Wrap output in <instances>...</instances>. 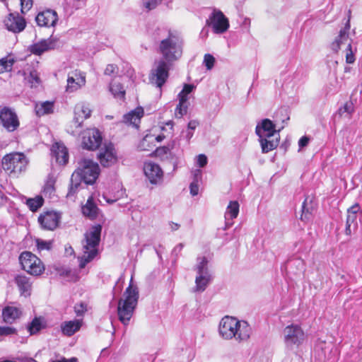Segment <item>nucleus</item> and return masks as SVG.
<instances>
[{"label":"nucleus","instance_id":"f257e3e1","mask_svg":"<svg viewBox=\"0 0 362 362\" xmlns=\"http://www.w3.org/2000/svg\"><path fill=\"white\" fill-rule=\"evenodd\" d=\"M158 30L163 37L160 41L158 52L162 56L155 61L154 67L151 70L149 81L156 87L161 88L169 77V71L175 62L182 55L184 40L176 32L162 29Z\"/></svg>","mask_w":362,"mask_h":362},{"label":"nucleus","instance_id":"f03ea898","mask_svg":"<svg viewBox=\"0 0 362 362\" xmlns=\"http://www.w3.org/2000/svg\"><path fill=\"white\" fill-rule=\"evenodd\" d=\"M218 332L224 339H235L240 342L250 338L251 327L245 321H239L235 317L225 316L219 323Z\"/></svg>","mask_w":362,"mask_h":362},{"label":"nucleus","instance_id":"7ed1b4c3","mask_svg":"<svg viewBox=\"0 0 362 362\" xmlns=\"http://www.w3.org/2000/svg\"><path fill=\"white\" fill-rule=\"evenodd\" d=\"M279 132L276 129L275 124L269 119H264L257 123L255 133L259 136L263 153H267L279 146L280 139Z\"/></svg>","mask_w":362,"mask_h":362},{"label":"nucleus","instance_id":"20e7f679","mask_svg":"<svg viewBox=\"0 0 362 362\" xmlns=\"http://www.w3.org/2000/svg\"><path fill=\"white\" fill-rule=\"evenodd\" d=\"M101 231L102 226L96 224L93 226L90 230L84 234V240L82 241L83 255L79 258V267L81 269L84 268L97 255Z\"/></svg>","mask_w":362,"mask_h":362},{"label":"nucleus","instance_id":"39448f33","mask_svg":"<svg viewBox=\"0 0 362 362\" xmlns=\"http://www.w3.org/2000/svg\"><path fill=\"white\" fill-rule=\"evenodd\" d=\"M124 299L119 300L117 315L119 320L127 325L132 317L134 310L137 305L139 291L136 287H132L130 284L124 293Z\"/></svg>","mask_w":362,"mask_h":362},{"label":"nucleus","instance_id":"423d86ee","mask_svg":"<svg viewBox=\"0 0 362 362\" xmlns=\"http://www.w3.org/2000/svg\"><path fill=\"white\" fill-rule=\"evenodd\" d=\"M282 334L286 348L291 351L300 347L306 339L305 332L297 324H291L285 327Z\"/></svg>","mask_w":362,"mask_h":362},{"label":"nucleus","instance_id":"0eeeda50","mask_svg":"<svg viewBox=\"0 0 362 362\" xmlns=\"http://www.w3.org/2000/svg\"><path fill=\"white\" fill-rule=\"evenodd\" d=\"M1 165L5 171L10 174H17L25 170L28 160L22 153H13L3 158Z\"/></svg>","mask_w":362,"mask_h":362},{"label":"nucleus","instance_id":"6e6552de","mask_svg":"<svg viewBox=\"0 0 362 362\" xmlns=\"http://www.w3.org/2000/svg\"><path fill=\"white\" fill-rule=\"evenodd\" d=\"M78 168L74 172H78L83 182L86 185L95 183L99 175V166L90 159L83 158L78 162Z\"/></svg>","mask_w":362,"mask_h":362},{"label":"nucleus","instance_id":"1a4fd4ad","mask_svg":"<svg viewBox=\"0 0 362 362\" xmlns=\"http://www.w3.org/2000/svg\"><path fill=\"white\" fill-rule=\"evenodd\" d=\"M23 269L34 276H39L45 271V267L40 258L30 252H23L19 257Z\"/></svg>","mask_w":362,"mask_h":362},{"label":"nucleus","instance_id":"9d476101","mask_svg":"<svg viewBox=\"0 0 362 362\" xmlns=\"http://www.w3.org/2000/svg\"><path fill=\"white\" fill-rule=\"evenodd\" d=\"M60 47L57 37L51 35L47 39H42L30 45L28 49L34 55L40 56L45 52L58 49Z\"/></svg>","mask_w":362,"mask_h":362},{"label":"nucleus","instance_id":"9b49d317","mask_svg":"<svg viewBox=\"0 0 362 362\" xmlns=\"http://www.w3.org/2000/svg\"><path fill=\"white\" fill-rule=\"evenodd\" d=\"M4 25L7 30L14 34L23 32L27 25L25 18L18 12L9 13L4 20Z\"/></svg>","mask_w":362,"mask_h":362},{"label":"nucleus","instance_id":"f8f14e48","mask_svg":"<svg viewBox=\"0 0 362 362\" xmlns=\"http://www.w3.org/2000/svg\"><path fill=\"white\" fill-rule=\"evenodd\" d=\"M209 26L211 27L214 33L216 34H222L225 33L229 28V22L228 18L220 11H214L206 21Z\"/></svg>","mask_w":362,"mask_h":362},{"label":"nucleus","instance_id":"ddd939ff","mask_svg":"<svg viewBox=\"0 0 362 362\" xmlns=\"http://www.w3.org/2000/svg\"><path fill=\"white\" fill-rule=\"evenodd\" d=\"M0 121L3 127L8 132L15 131L19 126V121L16 112L8 107L0 109Z\"/></svg>","mask_w":362,"mask_h":362},{"label":"nucleus","instance_id":"4468645a","mask_svg":"<svg viewBox=\"0 0 362 362\" xmlns=\"http://www.w3.org/2000/svg\"><path fill=\"white\" fill-rule=\"evenodd\" d=\"M102 139L101 133L98 129H88L83 136V147L88 150H96L101 145Z\"/></svg>","mask_w":362,"mask_h":362},{"label":"nucleus","instance_id":"2eb2a0df","mask_svg":"<svg viewBox=\"0 0 362 362\" xmlns=\"http://www.w3.org/2000/svg\"><path fill=\"white\" fill-rule=\"evenodd\" d=\"M98 160L100 164L104 167H110L117 161L115 149L112 144L110 143L102 148L98 155Z\"/></svg>","mask_w":362,"mask_h":362},{"label":"nucleus","instance_id":"dca6fc26","mask_svg":"<svg viewBox=\"0 0 362 362\" xmlns=\"http://www.w3.org/2000/svg\"><path fill=\"white\" fill-rule=\"evenodd\" d=\"M85 84V75L81 71L76 70L69 74L66 90L69 93H73L84 86Z\"/></svg>","mask_w":362,"mask_h":362},{"label":"nucleus","instance_id":"f3484780","mask_svg":"<svg viewBox=\"0 0 362 362\" xmlns=\"http://www.w3.org/2000/svg\"><path fill=\"white\" fill-rule=\"evenodd\" d=\"M35 21L40 27H54L58 21V16L55 11L47 9L37 15Z\"/></svg>","mask_w":362,"mask_h":362},{"label":"nucleus","instance_id":"a211bd4d","mask_svg":"<svg viewBox=\"0 0 362 362\" xmlns=\"http://www.w3.org/2000/svg\"><path fill=\"white\" fill-rule=\"evenodd\" d=\"M144 171L146 176L152 184L158 183L163 178V170L159 165L155 163H146L144 166Z\"/></svg>","mask_w":362,"mask_h":362},{"label":"nucleus","instance_id":"6ab92c4d","mask_svg":"<svg viewBox=\"0 0 362 362\" xmlns=\"http://www.w3.org/2000/svg\"><path fill=\"white\" fill-rule=\"evenodd\" d=\"M59 216L53 211H47L38 217V222L46 230H53L59 223Z\"/></svg>","mask_w":362,"mask_h":362},{"label":"nucleus","instance_id":"aec40b11","mask_svg":"<svg viewBox=\"0 0 362 362\" xmlns=\"http://www.w3.org/2000/svg\"><path fill=\"white\" fill-rule=\"evenodd\" d=\"M351 28L350 20L348 19L343 28L339 30V35L336 37L335 40L331 43V49L337 53L340 49L341 45L347 42L349 39V31Z\"/></svg>","mask_w":362,"mask_h":362},{"label":"nucleus","instance_id":"412c9836","mask_svg":"<svg viewBox=\"0 0 362 362\" xmlns=\"http://www.w3.org/2000/svg\"><path fill=\"white\" fill-rule=\"evenodd\" d=\"M91 110L84 104H78L74 108L73 123L76 128L81 127L85 119L90 117Z\"/></svg>","mask_w":362,"mask_h":362},{"label":"nucleus","instance_id":"4be33fe9","mask_svg":"<svg viewBox=\"0 0 362 362\" xmlns=\"http://www.w3.org/2000/svg\"><path fill=\"white\" fill-rule=\"evenodd\" d=\"M144 115V109L138 107L129 112L124 115L122 122L127 124H132L138 128L141 118Z\"/></svg>","mask_w":362,"mask_h":362},{"label":"nucleus","instance_id":"5701e85b","mask_svg":"<svg viewBox=\"0 0 362 362\" xmlns=\"http://www.w3.org/2000/svg\"><path fill=\"white\" fill-rule=\"evenodd\" d=\"M239 204L237 201H230L225 212V230L229 228L233 223V219L235 218L239 213Z\"/></svg>","mask_w":362,"mask_h":362},{"label":"nucleus","instance_id":"b1692460","mask_svg":"<svg viewBox=\"0 0 362 362\" xmlns=\"http://www.w3.org/2000/svg\"><path fill=\"white\" fill-rule=\"evenodd\" d=\"M100 212V209L94 202L93 197L90 196L85 205L82 206V213L84 216L90 220H95L98 216Z\"/></svg>","mask_w":362,"mask_h":362},{"label":"nucleus","instance_id":"393cba45","mask_svg":"<svg viewBox=\"0 0 362 362\" xmlns=\"http://www.w3.org/2000/svg\"><path fill=\"white\" fill-rule=\"evenodd\" d=\"M15 282L17 284L21 294L27 297L30 296L32 290L30 279L23 275H18L15 277Z\"/></svg>","mask_w":362,"mask_h":362},{"label":"nucleus","instance_id":"a878e982","mask_svg":"<svg viewBox=\"0 0 362 362\" xmlns=\"http://www.w3.org/2000/svg\"><path fill=\"white\" fill-rule=\"evenodd\" d=\"M21 310L19 308L7 305L2 310L3 320L8 324H12L21 315Z\"/></svg>","mask_w":362,"mask_h":362},{"label":"nucleus","instance_id":"bb28decb","mask_svg":"<svg viewBox=\"0 0 362 362\" xmlns=\"http://www.w3.org/2000/svg\"><path fill=\"white\" fill-rule=\"evenodd\" d=\"M82 326V320H74L70 321H65L61 325L62 333L68 337L74 335L78 332Z\"/></svg>","mask_w":362,"mask_h":362},{"label":"nucleus","instance_id":"cd10ccee","mask_svg":"<svg viewBox=\"0 0 362 362\" xmlns=\"http://www.w3.org/2000/svg\"><path fill=\"white\" fill-rule=\"evenodd\" d=\"M315 210L313 198L306 197L302 204V214L300 219L303 221H308L311 219L313 212Z\"/></svg>","mask_w":362,"mask_h":362},{"label":"nucleus","instance_id":"c85d7f7f","mask_svg":"<svg viewBox=\"0 0 362 362\" xmlns=\"http://www.w3.org/2000/svg\"><path fill=\"white\" fill-rule=\"evenodd\" d=\"M52 148L57 161L60 164H66L69 159L67 148L64 145L59 144H56Z\"/></svg>","mask_w":362,"mask_h":362},{"label":"nucleus","instance_id":"c756f323","mask_svg":"<svg viewBox=\"0 0 362 362\" xmlns=\"http://www.w3.org/2000/svg\"><path fill=\"white\" fill-rule=\"evenodd\" d=\"M209 261L206 257H197V264L194 266V270L197 272V275H211L208 268Z\"/></svg>","mask_w":362,"mask_h":362},{"label":"nucleus","instance_id":"7c9ffc66","mask_svg":"<svg viewBox=\"0 0 362 362\" xmlns=\"http://www.w3.org/2000/svg\"><path fill=\"white\" fill-rule=\"evenodd\" d=\"M83 181L78 172H74L71 177V184L67 193V197L74 196L78 190Z\"/></svg>","mask_w":362,"mask_h":362},{"label":"nucleus","instance_id":"2f4dec72","mask_svg":"<svg viewBox=\"0 0 362 362\" xmlns=\"http://www.w3.org/2000/svg\"><path fill=\"white\" fill-rule=\"evenodd\" d=\"M211 281V275H197L195 279L196 286L194 288V291L198 292H203L204 291H205Z\"/></svg>","mask_w":362,"mask_h":362},{"label":"nucleus","instance_id":"473e14b6","mask_svg":"<svg viewBox=\"0 0 362 362\" xmlns=\"http://www.w3.org/2000/svg\"><path fill=\"white\" fill-rule=\"evenodd\" d=\"M110 91L114 95L115 98L124 100L125 97V90L123 86L115 81H112L109 86Z\"/></svg>","mask_w":362,"mask_h":362},{"label":"nucleus","instance_id":"72a5a7b5","mask_svg":"<svg viewBox=\"0 0 362 362\" xmlns=\"http://www.w3.org/2000/svg\"><path fill=\"white\" fill-rule=\"evenodd\" d=\"M54 104L52 102L45 101L40 105L37 104L35 106V112L38 116H42L46 114H49L53 112Z\"/></svg>","mask_w":362,"mask_h":362},{"label":"nucleus","instance_id":"f704fd0d","mask_svg":"<svg viewBox=\"0 0 362 362\" xmlns=\"http://www.w3.org/2000/svg\"><path fill=\"white\" fill-rule=\"evenodd\" d=\"M175 141L172 144H168L167 146H160L156 148L155 153L157 156L161 159H168L172 156L171 149L173 148Z\"/></svg>","mask_w":362,"mask_h":362},{"label":"nucleus","instance_id":"c9c22d12","mask_svg":"<svg viewBox=\"0 0 362 362\" xmlns=\"http://www.w3.org/2000/svg\"><path fill=\"white\" fill-rule=\"evenodd\" d=\"M16 60L12 57H6L0 59V74L11 71Z\"/></svg>","mask_w":362,"mask_h":362},{"label":"nucleus","instance_id":"e433bc0d","mask_svg":"<svg viewBox=\"0 0 362 362\" xmlns=\"http://www.w3.org/2000/svg\"><path fill=\"white\" fill-rule=\"evenodd\" d=\"M43 203L44 199L41 196H37L35 198H30L26 201V204L32 211H36L42 206Z\"/></svg>","mask_w":362,"mask_h":362},{"label":"nucleus","instance_id":"4c0bfd02","mask_svg":"<svg viewBox=\"0 0 362 362\" xmlns=\"http://www.w3.org/2000/svg\"><path fill=\"white\" fill-rule=\"evenodd\" d=\"M352 42L353 40L351 39L349 42L347 47L346 48V62L347 64H353L354 63L356 58H355V53L357 50L356 47L353 48L352 47Z\"/></svg>","mask_w":362,"mask_h":362},{"label":"nucleus","instance_id":"58836bf2","mask_svg":"<svg viewBox=\"0 0 362 362\" xmlns=\"http://www.w3.org/2000/svg\"><path fill=\"white\" fill-rule=\"evenodd\" d=\"M354 112V106L351 101H348L344 105L340 107L337 111V113L341 117L344 114H346L350 117Z\"/></svg>","mask_w":362,"mask_h":362},{"label":"nucleus","instance_id":"ea45409f","mask_svg":"<svg viewBox=\"0 0 362 362\" xmlns=\"http://www.w3.org/2000/svg\"><path fill=\"white\" fill-rule=\"evenodd\" d=\"M42 328L43 326L42 325V320L39 317H35L28 326V330L30 334H35L37 333Z\"/></svg>","mask_w":362,"mask_h":362},{"label":"nucleus","instance_id":"a19ab883","mask_svg":"<svg viewBox=\"0 0 362 362\" xmlns=\"http://www.w3.org/2000/svg\"><path fill=\"white\" fill-rule=\"evenodd\" d=\"M194 88V86L192 84H185L183 89L178 94L179 100H181L182 103L187 102L188 95L192 91Z\"/></svg>","mask_w":362,"mask_h":362},{"label":"nucleus","instance_id":"79ce46f5","mask_svg":"<svg viewBox=\"0 0 362 362\" xmlns=\"http://www.w3.org/2000/svg\"><path fill=\"white\" fill-rule=\"evenodd\" d=\"M54 180L49 178L45 183L43 193L45 196H48L49 197H52L55 192L54 188Z\"/></svg>","mask_w":362,"mask_h":362},{"label":"nucleus","instance_id":"37998d69","mask_svg":"<svg viewBox=\"0 0 362 362\" xmlns=\"http://www.w3.org/2000/svg\"><path fill=\"white\" fill-rule=\"evenodd\" d=\"M52 240L47 241L40 238L36 240V246L38 250H49L52 247Z\"/></svg>","mask_w":362,"mask_h":362},{"label":"nucleus","instance_id":"c03bdc74","mask_svg":"<svg viewBox=\"0 0 362 362\" xmlns=\"http://www.w3.org/2000/svg\"><path fill=\"white\" fill-rule=\"evenodd\" d=\"M25 79L29 83L31 84L32 87L37 86L40 82L38 74L35 70L31 71Z\"/></svg>","mask_w":362,"mask_h":362},{"label":"nucleus","instance_id":"a18cd8bd","mask_svg":"<svg viewBox=\"0 0 362 362\" xmlns=\"http://www.w3.org/2000/svg\"><path fill=\"white\" fill-rule=\"evenodd\" d=\"M199 124L197 120H191L187 124V131L186 134V139L189 141L193 136L194 131L197 127Z\"/></svg>","mask_w":362,"mask_h":362},{"label":"nucleus","instance_id":"49530a36","mask_svg":"<svg viewBox=\"0 0 362 362\" xmlns=\"http://www.w3.org/2000/svg\"><path fill=\"white\" fill-rule=\"evenodd\" d=\"M187 102L182 103L181 100H179V104L175 110V115L178 117H182L184 115L187 113V105H186Z\"/></svg>","mask_w":362,"mask_h":362},{"label":"nucleus","instance_id":"de8ad7c7","mask_svg":"<svg viewBox=\"0 0 362 362\" xmlns=\"http://www.w3.org/2000/svg\"><path fill=\"white\" fill-rule=\"evenodd\" d=\"M74 308L76 315L81 317L87 311V304L86 303L81 302L80 303H76Z\"/></svg>","mask_w":362,"mask_h":362},{"label":"nucleus","instance_id":"09e8293b","mask_svg":"<svg viewBox=\"0 0 362 362\" xmlns=\"http://www.w3.org/2000/svg\"><path fill=\"white\" fill-rule=\"evenodd\" d=\"M203 63L208 70H211L214 66L215 58L210 54H206L204 57Z\"/></svg>","mask_w":362,"mask_h":362},{"label":"nucleus","instance_id":"8fccbe9b","mask_svg":"<svg viewBox=\"0 0 362 362\" xmlns=\"http://www.w3.org/2000/svg\"><path fill=\"white\" fill-rule=\"evenodd\" d=\"M293 266L296 267L299 271H303L304 269V263L301 259H293L290 260L286 267H291Z\"/></svg>","mask_w":362,"mask_h":362},{"label":"nucleus","instance_id":"3c124183","mask_svg":"<svg viewBox=\"0 0 362 362\" xmlns=\"http://www.w3.org/2000/svg\"><path fill=\"white\" fill-rule=\"evenodd\" d=\"M21 1V11L25 14L33 6V0H20Z\"/></svg>","mask_w":362,"mask_h":362},{"label":"nucleus","instance_id":"603ef678","mask_svg":"<svg viewBox=\"0 0 362 362\" xmlns=\"http://www.w3.org/2000/svg\"><path fill=\"white\" fill-rule=\"evenodd\" d=\"M161 1L162 0H143V4L148 10H152L160 4Z\"/></svg>","mask_w":362,"mask_h":362},{"label":"nucleus","instance_id":"864d4df0","mask_svg":"<svg viewBox=\"0 0 362 362\" xmlns=\"http://www.w3.org/2000/svg\"><path fill=\"white\" fill-rule=\"evenodd\" d=\"M16 333V329L11 327H0V336H8Z\"/></svg>","mask_w":362,"mask_h":362},{"label":"nucleus","instance_id":"5fc2aeb1","mask_svg":"<svg viewBox=\"0 0 362 362\" xmlns=\"http://www.w3.org/2000/svg\"><path fill=\"white\" fill-rule=\"evenodd\" d=\"M118 68L115 64H108L104 71L105 75L107 76H112V74H117Z\"/></svg>","mask_w":362,"mask_h":362},{"label":"nucleus","instance_id":"6e6d98bb","mask_svg":"<svg viewBox=\"0 0 362 362\" xmlns=\"http://www.w3.org/2000/svg\"><path fill=\"white\" fill-rule=\"evenodd\" d=\"M190 194L192 196H196L199 193V185L197 178L195 177L194 181L191 182L189 185Z\"/></svg>","mask_w":362,"mask_h":362},{"label":"nucleus","instance_id":"4d7b16f0","mask_svg":"<svg viewBox=\"0 0 362 362\" xmlns=\"http://www.w3.org/2000/svg\"><path fill=\"white\" fill-rule=\"evenodd\" d=\"M197 165L200 168L204 167L207 164V157L204 154H199L197 156Z\"/></svg>","mask_w":362,"mask_h":362},{"label":"nucleus","instance_id":"13d9d810","mask_svg":"<svg viewBox=\"0 0 362 362\" xmlns=\"http://www.w3.org/2000/svg\"><path fill=\"white\" fill-rule=\"evenodd\" d=\"M184 247V245L182 243L177 244L173 250L172 255H174L175 257H177L180 255V252Z\"/></svg>","mask_w":362,"mask_h":362},{"label":"nucleus","instance_id":"bf43d9fd","mask_svg":"<svg viewBox=\"0 0 362 362\" xmlns=\"http://www.w3.org/2000/svg\"><path fill=\"white\" fill-rule=\"evenodd\" d=\"M11 202H12L0 191V207L5 206L8 203L11 204Z\"/></svg>","mask_w":362,"mask_h":362},{"label":"nucleus","instance_id":"052dcab7","mask_svg":"<svg viewBox=\"0 0 362 362\" xmlns=\"http://www.w3.org/2000/svg\"><path fill=\"white\" fill-rule=\"evenodd\" d=\"M310 139L306 136H302L298 141V146L300 148L305 147L309 143Z\"/></svg>","mask_w":362,"mask_h":362},{"label":"nucleus","instance_id":"680f3d73","mask_svg":"<svg viewBox=\"0 0 362 362\" xmlns=\"http://www.w3.org/2000/svg\"><path fill=\"white\" fill-rule=\"evenodd\" d=\"M360 205L358 204H355L354 205L351 206L350 208L348 209L347 214H356L360 210Z\"/></svg>","mask_w":362,"mask_h":362},{"label":"nucleus","instance_id":"e2e57ef3","mask_svg":"<svg viewBox=\"0 0 362 362\" xmlns=\"http://www.w3.org/2000/svg\"><path fill=\"white\" fill-rule=\"evenodd\" d=\"M50 362H78V359L75 357L67 359L66 358H62L60 360L51 361Z\"/></svg>","mask_w":362,"mask_h":362},{"label":"nucleus","instance_id":"0e129e2a","mask_svg":"<svg viewBox=\"0 0 362 362\" xmlns=\"http://www.w3.org/2000/svg\"><path fill=\"white\" fill-rule=\"evenodd\" d=\"M170 226L173 231L177 230L180 228V224L174 223V222H170Z\"/></svg>","mask_w":362,"mask_h":362},{"label":"nucleus","instance_id":"69168bd1","mask_svg":"<svg viewBox=\"0 0 362 362\" xmlns=\"http://www.w3.org/2000/svg\"><path fill=\"white\" fill-rule=\"evenodd\" d=\"M347 218H349V221H355L356 219V214H348Z\"/></svg>","mask_w":362,"mask_h":362},{"label":"nucleus","instance_id":"338daca9","mask_svg":"<svg viewBox=\"0 0 362 362\" xmlns=\"http://www.w3.org/2000/svg\"><path fill=\"white\" fill-rule=\"evenodd\" d=\"M345 233H346L347 235H350L351 234V226H346V228H345Z\"/></svg>","mask_w":362,"mask_h":362},{"label":"nucleus","instance_id":"774afa93","mask_svg":"<svg viewBox=\"0 0 362 362\" xmlns=\"http://www.w3.org/2000/svg\"><path fill=\"white\" fill-rule=\"evenodd\" d=\"M164 138H165V136H164L163 135H158V136L156 138V141H159V142H160V141H163V140L164 139Z\"/></svg>","mask_w":362,"mask_h":362}]
</instances>
